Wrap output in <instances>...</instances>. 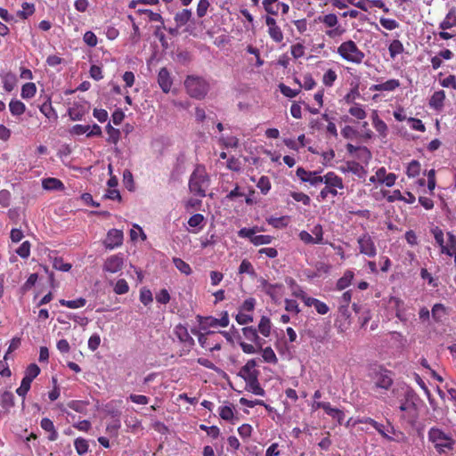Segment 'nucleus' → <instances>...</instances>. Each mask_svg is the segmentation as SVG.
<instances>
[{
	"label": "nucleus",
	"instance_id": "nucleus-22",
	"mask_svg": "<svg viewBox=\"0 0 456 456\" xmlns=\"http://www.w3.org/2000/svg\"><path fill=\"white\" fill-rule=\"evenodd\" d=\"M272 327L273 324L270 318L266 317V315H262L258 323V332H260L262 336L269 337L272 332Z\"/></svg>",
	"mask_w": 456,
	"mask_h": 456
},
{
	"label": "nucleus",
	"instance_id": "nucleus-33",
	"mask_svg": "<svg viewBox=\"0 0 456 456\" xmlns=\"http://www.w3.org/2000/svg\"><path fill=\"white\" fill-rule=\"evenodd\" d=\"M43 187L45 190H61L63 183L56 178H46L43 180Z\"/></svg>",
	"mask_w": 456,
	"mask_h": 456
},
{
	"label": "nucleus",
	"instance_id": "nucleus-46",
	"mask_svg": "<svg viewBox=\"0 0 456 456\" xmlns=\"http://www.w3.org/2000/svg\"><path fill=\"white\" fill-rule=\"evenodd\" d=\"M235 319L239 324H248L252 322L254 320L251 314H247L245 311H241L240 308H239V312L236 314Z\"/></svg>",
	"mask_w": 456,
	"mask_h": 456
},
{
	"label": "nucleus",
	"instance_id": "nucleus-35",
	"mask_svg": "<svg viewBox=\"0 0 456 456\" xmlns=\"http://www.w3.org/2000/svg\"><path fill=\"white\" fill-rule=\"evenodd\" d=\"M1 406L4 409L9 410L11 407L14 405V396L12 393L9 391H5L1 395Z\"/></svg>",
	"mask_w": 456,
	"mask_h": 456
},
{
	"label": "nucleus",
	"instance_id": "nucleus-41",
	"mask_svg": "<svg viewBox=\"0 0 456 456\" xmlns=\"http://www.w3.org/2000/svg\"><path fill=\"white\" fill-rule=\"evenodd\" d=\"M262 357L265 362L276 363L278 362V358L272 347L262 348Z\"/></svg>",
	"mask_w": 456,
	"mask_h": 456
},
{
	"label": "nucleus",
	"instance_id": "nucleus-42",
	"mask_svg": "<svg viewBox=\"0 0 456 456\" xmlns=\"http://www.w3.org/2000/svg\"><path fill=\"white\" fill-rule=\"evenodd\" d=\"M379 23L383 28L388 29V31H392V29L398 28L400 26V23L397 22L396 20L384 18V16H381V18L379 19Z\"/></svg>",
	"mask_w": 456,
	"mask_h": 456
},
{
	"label": "nucleus",
	"instance_id": "nucleus-31",
	"mask_svg": "<svg viewBox=\"0 0 456 456\" xmlns=\"http://www.w3.org/2000/svg\"><path fill=\"white\" fill-rule=\"evenodd\" d=\"M173 263L178 269V271L182 272L183 274L190 275L191 273L192 270L190 264L186 263L185 261H183L182 258L174 257Z\"/></svg>",
	"mask_w": 456,
	"mask_h": 456
},
{
	"label": "nucleus",
	"instance_id": "nucleus-53",
	"mask_svg": "<svg viewBox=\"0 0 456 456\" xmlns=\"http://www.w3.org/2000/svg\"><path fill=\"white\" fill-rule=\"evenodd\" d=\"M220 418L230 421L234 416V411L231 405H224L219 410Z\"/></svg>",
	"mask_w": 456,
	"mask_h": 456
},
{
	"label": "nucleus",
	"instance_id": "nucleus-44",
	"mask_svg": "<svg viewBox=\"0 0 456 456\" xmlns=\"http://www.w3.org/2000/svg\"><path fill=\"white\" fill-rule=\"evenodd\" d=\"M37 92V87L34 83H26L21 88L22 98H32Z\"/></svg>",
	"mask_w": 456,
	"mask_h": 456
},
{
	"label": "nucleus",
	"instance_id": "nucleus-58",
	"mask_svg": "<svg viewBox=\"0 0 456 456\" xmlns=\"http://www.w3.org/2000/svg\"><path fill=\"white\" fill-rule=\"evenodd\" d=\"M273 241L271 235H256L252 238V244L256 246L270 244Z\"/></svg>",
	"mask_w": 456,
	"mask_h": 456
},
{
	"label": "nucleus",
	"instance_id": "nucleus-25",
	"mask_svg": "<svg viewBox=\"0 0 456 456\" xmlns=\"http://www.w3.org/2000/svg\"><path fill=\"white\" fill-rule=\"evenodd\" d=\"M404 46L402 41L394 39L388 46V53L391 59H395L398 54L403 53Z\"/></svg>",
	"mask_w": 456,
	"mask_h": 456
},
{
	"label": "nucleus",
	"instance_id": "nucleus-5",
	"mask_svg": "<svg viewBox=\"0 0 456 456\" xmlns=\"http://www.w3.org/2000/svg\"><path fill=\"white\" fill-rule=\"evenodd\" d=\"M337 52L347 62L360 64L365 59V53L359 49L356 43L353 40H347L338 46Z\"/></svg>",
	"mask_w": 456,
	"mask_h": 456
},
{
	"label": "nucleus",
	"instance_id": "nucleus-28",
	"mask_svg": "<svg viewBox=\"0 0 456 456\" xmlns=\"http://www.w3.org/2000/svg\"><path fill=\"white\" fill-rule=\"evenodd\" d=\"M16 82H17V77L12 72H8V73L4 74L3 77L4 88L7 92H11L13 90L14 86H16Z\"/></svg>",
	"mask_w": 456,
	"mask_h": 456
},
{
	"label": "nucleus",
	"instance_id": "nucleus-9",
	"mask_svg": "<svg viewBox=\"0 0 456 456\" xmlns=\"http://www.w3.org/2000/svg\"><path fill=\"white\" fill-rule=\"evenodd\" d=\"M39 373L40 369L36 363L29 364L26 370L25 377L21 380L20 387L16 390V393L24 398L30 389L31 382Z\"/></svg>",
	"mask_w": 456,
	"mask_h": 456
},
{
	"label": "nucleus",
	"instance_id": "nucleus-10",
	"mask_svg": "<svg viewBox=\"0 0 456 456\" xmlns=\"http://www.w3.org/2000/svg\"><path fill=\"white\" fill-rule=\"evenodd\" d=\"M358 246L360 253L367 255L368 257H374L377 254L376 244L369 232L358 237Z\"/></svg>",
	"mask_w": 456,
	"mask_h": 456
},
{
	"label": "nucleus",
	"instance_id": "nucleus-47",
	"mask_svg": "<svg viewBox=\"0 0 456 456\" xmlns=\"http://www.w3.org/2000/svg\"><path fill=\"white\" fill-rule=\"evenodd\" d=\"M140 14H144L148 17V20L151 21H160L162 24V28H166L164 26V20L162 19L161 14L156 13V12H152L151 10H138L137 11Z\"/></svg>",
	"mask_w": 456,
	"mask_h": 456
},
{
	"label": "nucleus",
	"instance_id": "nucleus-16",
	"mask_svg": "<svg viewBox=\"0 0 456 456\" xmlns=\"http://www.w3.org/2000/svg\"><path fill=\"white\" fill-rule=\"evenodd\" d=\"M396 175L393 174V172L387 174V169L384 167H379L377 170V180L379 183L393 186L396 182Z\"/></svg>",
	"mask_w": 456,
	"mask_h": 456
},
{
	"label": "nucleus",
	"instance_id": "nucleus-18",
	"mask_svg": "<svg viewBox=\"0 0 456 456\" xmlns=\"http://www.w3.org/2000/svg\"><path fill=\"white\" fill-rule=\"evenodd\" d=\"M371 122L376 131L379 132V135L381 137H386L387 134L388 127L387 123L379 118L377 110H374L373 114L371 115Z\"/></svg>",
	"mask_w": 456,
	"mask_h": 456
},
{
	"label": "nucleus",
	"instance_id": "nucleus-38",
	"mask_svg": "<svg viewBox=\"0 0 456 456\" xmlns=\"http://www.w3.org/2000/svg\"><path fill=\"white\" fill-rule=\"evenodd\" d=\"M348 113L357 119H364L367 117L365 110L362 109V105L360 104H354V106H351L348 110Z\"/></svg>",
	"mask_w": 456,
	"mask_h": 456
},
{
	"label": "nucleus",
	"instance_id": "nucleus-62",
	"mask_svg": "<svg viewBox=\"0 0 456 456\" xmlns=\"http://www.w3.org/2000/svg\"><path fill=\"white\" fill-rule=\"evenodd\" d=\"M210 6L208 0H200L198 3L196 13L199 17H204L208 12V9Z\"/></svg>",
	"mask_w": 456,
	"mask_h": 456
},
{
	"label": "nucleus",
	"instance_id": "nucleus-55",
	"mask_svg": "<svg viewBox=\"0 0 456 456\" xmlns=\"http://www.w3.org/2000/svg\"><path fill=\"white\" fill-rule=\"evenodd\" d=\"M200 429L206 431L207 435L213 437V439H216L217 436H220V429L217 426H205V424L200 425Z\"/></svg>",
	"mask_w": 456,
	"mask_h": 456
},
{
	"label": "nucleus",
	"instance_id": "nucleus-7",
	"mask_svg": "<svg viewBox=\"0 0 456 456\" xmlns=\"http://www.w3.org/2000/svg\"><path fill=\"white\" fill-rule=\"evenodd\" d=\"M186 92L192 98L202 99L209 90L208 80L199 76H188L184 81Z\"/></svg>",
	"mask_w": 456,
	"mask_h": 456
},
{
	"label": "nucleus",
	"instance_id": "nucleus-63",
	"mask_svg": "<svg viewBox=\"0 0 456 456\" xmlns=\"http://www.w3.org/2000/svg\"><path fill=\"white\" fill-rule=\"evenodd\" d=\"M305 46L302 44L292 45L290 47V53L293 58L298 59L305 54Z\"/></svg>",
	"mask_w": 456,
	"mask_h": 456
},
{
	"label": "nucleus",
	"instance_id": "nucleus-60",
	"mask_svg": "<svg viewBox=\"0 0 456 456\" xmlns=\"http://www.w3.org/2000/svg\"><path fill=\"white\" fill-rule=\"evenodd\" d=\"M285 310L295 314H300L299 305L297 300L293 299H285Z\"/></svg>",
	"mask_w": 456,
	"mask_h": 456
},
{
	"label": "nucleus",
	"instance_id": "nucleus-12",
	"mask_svg": "<svg viewBox=\"0 0 456 456\" xmlns=\"http://www.w3.org/2000/svg\"><path fill=\"white\" fill-rule=\"evenodd\" d=\"M199 340L204 348L209 349L210 352L221 349V343L218 339V334L215 331L207 333V336H200Z\"/></svg>",
	"mask_w": 456,
	"mask_h": 456
},
{
	"label": "nucleus",
	"instance_id": "nucleus-48",
	"mask_svg": "<svg viewBox=\"0 0 456 456\" xmlns=\"http://www.w3.org/2000/svg\"><path fill=\"white\" fill-rule=\"evenodd\" d=\"M268 34L272 40L281 43L283 40V33L281 28L278 26V24H275L273 28H271L270 30H268Z\"/></svg>",
	"mask_w": 456,
	"mask_h": 456
},
{
	"label": "nucleus",
	"instance_id": "nucleus-50",
	"mask_svg": "<svg viewBox=\"0 0 456 456\" xmlns=\"http://www.w3.org/2000/svg\"><path fill=\"white\" fill-rule=\"evenodd\" d=\"M291 198L298 202H302L305 206H309L311 202V197L305 192L292 191L290 192Z\"/></svg>",
	"mask_w": 456,
	"mask_h": 456
},
{
	"label": "nucleus",
	"instance_id": "nucleus-40",
	"mask_svg": "<svg viewBox=\"0 0 456 456\" xmlns=\"http://www.w3.org/2000/svg\"><path fill=\"white\" fill-rule=\"evenodd\" d=\"M356 156L362 162L365 163H369L372 159V153L367 146H359Z\"/></svg>",
	"mask_w": 456,
	"mask_h": 456
},
{
	"label": "nucleus",
	"instance_id": "nucleus-26",
	"mask_svg": "<svg viewBox=\"0 0 456 456\" xmlns=\"http://www.w3.org/2000/svg\"><path fill=\"white\" fill-rule=\"evenodd\" d=\"M354 273L351 270H347L345 272L343 276L340 277L337 281V289H345L346 288H348L350 285L352 280L354 279Z\"/></svg>",
	"mask_w": 456,
	"mask_h": 456
},
{
	"label": "nucleus",
	"instance_id": "nucleus-36",
	"mask_svg": "<svg viewBox=\"0 0 456 456\" xmlns=\"http://www.w3.org/2000/svg\"><path fill=\"white\" fill-rule=\"evenodd\" d=\"M86 303V300L83 297H79L77 299H75V300H65V299H61L60 300V304L61 305H65L69 308H79V307H83Z\"/></svg>",
	"mask_w": 456,
	"mask_h": 456
},
{
	"label": "nucleus",
	"instance_id": "nucleus-2",
	"mask_svg": "<svg viewBox=\"0 0 456 456\" xmlns=\"http://www.w3.org/2000/svg\"><path fill=\"white\" fill-rule=\"evenodd\" d=\"M210 178L204 166H196L189 179L190 191L199 197H206Z\"/></svg>",
	"mask_w": 456,
	"mask_h": 456
},
{
	"label": "nucleus",
	"instance_id": "nucleus-8",
	"mask_svg": "<svg viewBox=\"0 0 456 456\" xmlns=\"http://www.w3.org/2000/svg\"><path fill=\"white\" fill-rule=\"evenodd\" d=\"M317 20L327 28L325 34L330 38L341 37L345 32V28L339 24L338 19L334 13L319 16Z\"/></svg>",
	"mask_w": 456,
	"mask_h": 456
},
{
	"label": "nucleus",
	"instance_id": "nucleus-19",
	"mask_svg": "<svg viewBox=\"0 0 456 456\" xmlns=\"http://www.w3.org/2000/svg\"><path fill=\"white\" fill-rule=\"evenodd\" d=\"M260 282H261L262 290L265 293L268 294L269 297L272 298V300L276 301L277 297H278L276 290H277V289H282L283 285L281 283H275V284L269 283L268 281L265 279H262L260 281Z\"/></svg>",
	"mask_w": 456,
	"mask_h": 456
},
{
	"label": "nucleus",
	"instance_id": "nucleus-11",
	"mask_svg": "<svg viewBox=\"0 0 456 456\" xmlns=\"http://www.w3.org/2000/svg\"><path fill=\"white\" fill-rule=\"evenodd\" d=\"M296 175L303 182H307L311 185L317 186L323 183V175H320L318 171H307L304 167H299L296 170Z\"/></svg>",
	"mask_w": 456,
	"mask_h": 456
},
{
	"label": "nucleus",
	"instance_id": "nucleus-37",
	"mask_svg": "<svg viewBox=\"0 0 456 456\" xmlns=\"http://www.w3.org/2000/svg\"><path fill=\"white\" fill-rule=\"evenodd\" d=\"M244 273H246L247 274H249V275H256V270H255L252 263L249 262L248 260H247V258H244V260H242L240 262V265L239 267V273L244 274Z\"/></svg>",
	"mask_w": 456,
	"mask_h": 456
},
{
	"label": "nucleus",
	"instance_id": "nucleus-13",
	"mask_svg": "<svg viewBox=\"0 0 456 456\" xmlns=\"http://www.w3.org/2000/svg\"><path fill=\"white\" fill-rule=\"evenodd\" d=\"M158 83L163 93L167 94L170 92L173 85V77L167 68L163 67L160 69L158 75Z\"/></svg>",
	"mask_w": 456,
	"mask_h": 456
},
{
	"label": "nucleus",
	"instance_id": "nucleus-14",
	"mask_svg": "<svg viewBox=\"0 0 456 456\" xmlns=\"http://www.w3.org/2000/svg\"><path fill=\"white\" fill-rule=\"evenodd\" d=\"M241 331L246 339L256 344V346L258 349H262L263 345L265 342V340L261 338V337H259L258 330L256 328L252 327V326H248V327L242 328Z\"/></svg>",
	"mask_w": 456,
	"mask_h": 456
},
{
	"label": "nucleus",
	"instance_id": "nucleus-39",
	"mask_svg": "<svg viewBox=\"0 0 456 456\" xmlns=\"http://www.w3.org/2000/svg\"><path fill=\"white\" fill-rule=\"evenodd\" d=\"M123 184L129 191H134L135 185L134 175L131 171L125 170L123 172Z\"/></svg>",
	"mask_w": 456,
	"mask_h": 456
},
{
	"label": "nucleus",
	"instance_id": "nucleus-49",
	"mask_svg": "<svg viewBox=\"0 0 456 456\" xmlns=\"http://www.w3.org/2000/svg\"><path fill=\"white\" fill-rule=\"evenodd\" d=\"M278 87L280 89V92L282 94H284L285 97H289V98L297 97V95L300 92V88L299 89H292V88L289 87V86H287L285 84H280L278 86Z\"/></svg>",
	"mask_w": 456,
	"mask_h": 456
},
{
	"label": "nucleus",
	"instance_id": "nucleus-24",
	"mask_svg": "<svg viewBox=\"0 0 456 456\" xmlns=\"http://www.w3.org/2000/svg\"><path fill=\"white\" fill-rule=\"evenodd\" d=\"M453 26H456V9L455 7H452L444 20L440 23V28L442 29H448L453 28Z\"/></svg>",
	"mask_w": 456,
	"mask_h": 456
},
{
	"label": "nucleus",
	"instance_id": "nucleus-59",
	"mask_svg": "<svg viewBox=\"0 0 456 456\" xmlns=\"http://www.w3.org/2000/svg\"><path fill=\"white\" fill-rule=\"evenodd\" d=\"M316 86V81L311 74H306L303 77V85H300V88L306 90L314 89Z\"/></svg>",
	"mask_w": 456,
	"mask_h": 456
},
{
	"label": "nucleus",
	"instance_id": "nucleus-34",
	"mask_svg": "<svg viewBox=\"0 0 456 456\" xmlns=\"http://www.w3.org/2000/svg\"><path fill=\"white\" fill-rule=\"evenodd\" d=\"M420 170V162H419L418 160L411 161L406 167V173L409 177H416L419 175Z\"/></svg>",
	"mask_w": 456,
	"mask_h": 456
},
{
	"label": "nucleus",
	"instance_id": "nucleus-51",
	"mask_svg": "<svg viewBox=\"0 0 456 456\" xmlns=\"http://www.w3.org/2000/svg\"><path fill=\"white\" fill-rule=\"evenodd\" d=\"M314 244H321L323 240V228L320 224L314 225L312 230Z\"/></svg>",
	"mask_w": 456,
	"mask_h": 456
},
{
	"label": "nucleus",
	"instance_id": "nucleus-4",
	"mask_svg": "<svg viewBox=\"0 0 456 456\" xmlns=\"http://www.w3.org/2000/svg\"><path fill=\"white\" fill-rule=\"evenodd\" d=\"M369 376L371 379V389L380 394L389 391L394 383L392 371L381 366L371 370Z\"/></svg>",
	"mask_w": 456,
	"mask_h": 456
},
{
	"label": "nucleus",
	"instance_id": "nucleus-17",
	"mask_svg": "<svg viewBox=\"0 0 456 456\" xmlns=\"http://www.w3.org/2000/svg\"><path fill=\"white\" fill-rule=\"evenodd\" d=\"M400 86V80L388 79L385 83L375 84L370 86L371 92H393Z\"/></svg>",
	"mask_w": 456,
	"mask_h": 456
},
{
	"label": "nucleus",
	"instance_id": "nucleus-15",
	"mask_svg": "<svg viewBox=\"0 0 456 456\" xmlns=\"http://www.w3.org/2000/svg\"><path fill=\"white\" fill-rule=\"evenodd\" d=\"M431 315L434 322H444L449 315V310L443 304H436L431 309Z\"/></svg>",
	"mask_w": 456,
	"mask_h": 456
},
{
	"label": "nucleus",
	"instance_id": "nucleus-23",
	"mask_svg": "<svg viewBox=\"0 0 456 456\" xmlns=\"http://www.w3.org/2000/svg\"><path fill=\"white\" fill-rule=\"evenodd\" d=\"M323 411L325 413L330 415L331 418L337 419L339 423H341V421H343V419L345 418L344 411H341L340 409L333 408V406H331L330 402L324 403Z\"/></svg>",
	"mask_w": 456,
	"mask_h": 456
},
{
	"label": "nucleus",
	"instance_id": "nucleus-29",
	"mask_svg": "<svg viewBox=\"0 0 456 456\" xmlns=\"http://www.w3.org/2000/svg\"><path fill=\"white\" fill-rule=\"evenodd\" d=\"M9 109L12 115L20 116L26 110L25 104L18 100H12L9 103Z\"/></svg>",
	"mask_w": 456,
	"mask_h": 456
},
{
	"label": "nucleus",
	"instance_id": "nucleus-45",
	"mask_svg": "<svg viewBox=\"0 0 456 456\" xmlns=\"http://www.w3.org/2000/svg\"><path fill=\"white\" fill-rule=\"evenodd\" d=\"M256 187L259 188L262 193H268L272 188V184L270 183L268 176L262 175L256 183Z\"/></svg>",
	"mask_w": 456,
	"mask_h": 456
},
{
	"label": "nucleus",
	"instance_id": "nucleus-3",
	"mask_svg": "<svg viewBox=\"0 0 456 456\" xmlns=\"http://www.w3.org/2000/svg\"><path fill=\"white\" fill-rule=\"evenodd\" d=\"M428 440L432 442L438 453H447L454 448L455 441L452 436L439 428H430L428 433Z\"/></svg>",
	"mask_w": 456,
	"mask_h": 456
},
{
	"label": "nucleus",
	"instance_id": "nucleus-30",
	"mask_svg": "<svg viewBox=\"0 0 456 456\" xmlns=\"http://www.w3.org/2000/svg\"><path fill=\"white\" fill-rule=\"evenodd\" d=\"M347 171L352 172L354 175H356L359 177H362L366 175L364 167H362L359 162L355 161L347 162Z\"/></svg>",
	"mask_w": 456,
	"mask_h": 456
},
{
	"label": "nucleus",
	"instance_id": "nucleus-54",
	"mask_svg": "<svg viewBox=\"0 0 456 456\" xmlns=\"http://www.w3.org/2000/svg\"><path fill=\"white\" fill-rule=\"evenodd\" d=\"M256 307V299L255 297H248V299L244 300L242 305H240L241 311L246 312L247 314H251L255 310Z\"/></svg>",
	"mask_w": 456,
	"mask_h": 456
},
{
	"label": "nucleus",
	"instance_id": "nucleus-43",
	"mask_svg": "<svg viewBox=\"0 0 456 456\" xmlns=\"http://www.w3.org/2000/svg\"><path fill=\"white\" fill-rule=\"evenodd\" d=\"M337 79H338L337 72L332 69H329L326 72H324V74H323L322 83H323V85H325L327 86H331L334 85V83L337 81Z\"/></svg>",
	"mask_w": 456,
	"mask_h": 456
},
{
	"label": "nucleus",
	"instance_id": "nucleus-57",
	"mask_svg": "<svg viewBox=\"0 0 456 456\" xmlns=\"http://www.w3.org/2000/svg\"><path fill=\"white\" fill-rule=\"evenodd\" d=\"M267 223L275 228H284L288 224L285 216H281V217H270L267 219Z\"/></svg>",
	"mask_w": 456,
	"mask_h": 456
},
{
	"label": "nucleus",
	"instance_id": "nucleus-61",
	"mask_svg": "<svg viewBox=\"0 0 456 456\" xmlns=\"http://www.w3.org/2000/svg\"><path fill=\"white\" fill-rule=\"evenodd\" d=\"M75 448L77 452L81 455L87 452L88 450V444L86 439L83 438H77L75 440Z\"/></svg>",
	"mask_w": 456,
	"mask_h": 456
},
{
	"label": "nucleus",
	"instance_id": "nucleus-21",
	"mask_svg": "<svg viewBox=\"0 0 456 456\" xmlns=\"http://www.w3.org/2000/svg\"><path fill=\"white\" fill-rule=\"evenodd\" d=\"M433 234L436 244H438L441 249V253L452 256V252H451L449 247L444 245V234L443 232L439 230V228H436L435 231H433Z\"/></svg>",
	"mask_w": 456,
	"mask_h": 456
},
{
	"label": "nucleus",
	"instance_id": "nucleus-20",
	"mask_svg": "<svg viewBox=\"0 0 456 456\" xmlns=\"http://www.w3.org/2000/svg\"><path fill=\"white\" fill-rule=\"evenodd\" d=\"M445 94L444 91H437L432 94L429 105L433 110H439L444 105Z\"/></svg>",
	"mask_w": 456,
	"mask_h": 456
},
{
	"label": "nucleus",
	"instance_id": "nucleus-1",
	"mask_svg": "<svg viewBox=\"0 0 456 456\" xmlns=\"http://www.w3.org/2000/svg\"><path fill=\"white\" fill-rule=\"evenodd\" d=\"M256 360H249L241 367L239 375L245 380L246 389L248 392L265 396V391L259 382V370H256Z\"/></svg>",
	"mask_w": 456,
	"mask_h": 456
},
{
	"label": "nucleus",
	"instance_id": "nucleus-52",
	"mask_svg": "<svg viewBox=\"0 0 456 456\" xmlns=\"http://www.w3.org/2000/svg\"><path fill=\"white\" fill-rule=\"evenodd\" d=\"M139 235L141 236L142 240H145L147 238L142 228L138 226V224H134V227L130 230V240L133 241L137 240Z\"/></svg>",
	"mask_w": 456,
	"mask_h": 456
},
{
	"label": "nucleus",
	"instance_id": "nucleus-32",
	"mask_svg": "<svg viewBox=\"0 0 456 456\" xmlns=\"http://www.w3.org/2000/svg\"><path fill=\"white\" fill-rule=\"evenodd\" d=\"M263 5L265 7V11H266L268 14H279V0H264Z\"/></svg>",
	"mask_w": 456,
	"mask_h": 456
},
{
	"label": "nucleus",
	"instance_id": "nucleus-6",
	"mask_svg": "<svg viewBox=\"0 0 456 456\" xmlns=\"http://www.w3.org/2000/svg\"><path fill=\"white\" fill-rule=\"evenodd\" d=\"M323 183L325 185L320 191V198H322V200L327 199L330 194L333 197H336L338 194H342V192H338V189L343 190L345 188L343 179L341 176L335 174L334 171H329L323 175Z\"/></svg>",
	"mask_w": 456,
	"mask_h": 456
},
{
	"label": "nucleus",
	"instance_id": "nucleus-56",
	"mask_svg": "<svg viewBox=\"0 0 456 456\" xmlns=\"http://www.w3.org/2000/svg\"><path fill=\"white\" fill-rule=\"evenodd\" d=\"M53 266L54 269L62 271V272H69L71 269L70 264L64 263L62 258H59V257L53 258Z\"/></svg>",
	"mask_w": 456,
	"mask_h": 456
},
{
	"label": "nucleus",
	"instance_id": "nucleus-64",
	"mask_svg": "<svg viewBox=\"0 0 456 456\" xmlns=\"http://www.w3.org/2000/svg\"><path fill=\"white\" fill-rule=\"evenodd\" d=\"M140 300L144 305H150L152 302V292L149 289H142L140 293Z\"/></svg>",
	"mask_w": 456,
	"mask_h": 456
},
{
	"label": "nucleus",
	"instance_id": "nucleus-27",
	"mask_svg": "<svg viewBox=\"0 0 456 456\" xmlns=\"http://www.w3.org/2000/svg\"><path fill=\"white\" fill-rule=\"evenodd\" d=\"M191 16V12L190 10L184 9L180 12H177L176 14H175V21L176 25L183 26L189 22Z\"/></svg>",
	"mask_w": 456,
	"mask_h": 456
}]
</instances>
